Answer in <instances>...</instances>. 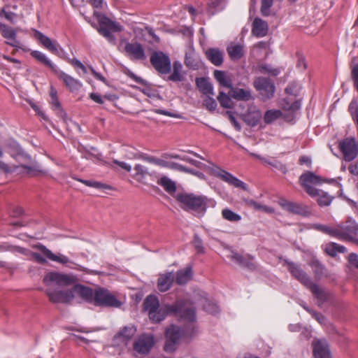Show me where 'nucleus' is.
I'll list each match as a JSON object with an SVG mask.
<instances>
[{"label":"nucleus","instance_id":"obj_1","mask_svg":"<svg viewBox=\"0 0 358 358\" xmlns=\"http://www.w3.org/2000/svg\"><path fill=\"white\" fill-rule=\"evenodd\" d=\"M167 315L178 316L183 321H194L196 319L195 308L187 299H178L173 304L159 307L155 311L150 313L149 318L152 323H159Z\"/></svg>","mask_w":358,"mask_h":358},{"label":"nucleus","instance_id":"obj_2","mask_svg":"<svg viewBox=\"0 0 358 358\" xmlns=\"http://www.w3.org/2000/svg\"><path fill=\"white\" fill-rule=\"evenodd\" d=\"M90 3L95 10L93 13V19H90L89 22L101 35L108 39V42L114 43L116 34L123 30L122 26L97 10L103 8V0H90Z\"/></svg>","mask_w":358,"mask_h":358},{"label":"nucleus","instance_id":"obj_3","mask_svg":"<svg viewBox=\"0 0 358 358\" xmlns=\"http://www.w3.org/2000/svg\"><path fill=\"white\" fill-rule=\"evenodd\" d=\"M185 322H187V324L184 326L182 329L175 324H171L166 328L165 331L166 342L164 346L165 352H173L176 350L182 337L191 338L195 334L196 320Z\"/></svg>","mask_w":358,"mask_h":358},{"label":"nucleus","instance_id":"obj_4","mask_svg":"<svg viewBox=\"0 0 358 358\" xmlns=\"http://www.w3.org/2000/svg\"><path fill=\"white\" fill-rule=\"evenodd\" d=\"M324 180L320 176L311 171H306L299 177V182L305 192L311 197L318 196L317 201L320 206H328L334 197L312 186L322 184Z\"/></svg>","mask_w":358,"mask_h":358},{"label":"nucleus","instance_id":"obj_5","mask_svg":"<svg viewBox=\"0 0 358 358\" xmlns=\"http://www.w3.org/2000/svg\"><path fill=\"white\" fill-rule=\"evenodd\" d=\"M175 198L184 210L199 213H203L206 210L208 199L205 196L181 192L178 193Z\"/></svg>","mask_w":358,"mask_h":358},{"label":"nucleus","instance_id":"obj_6","mask_svg":"<svg viewBox=\"0 0 358 358\" xmlns=\"http://www.w3.org/2000/svg\"><path fill=\"white\" fill-rule=\"evenodd\" d=\"M150 62L159 74L166 75L171 71L170 57L162 51L153 50L150 54Z\"/></svg>","mask_w":358,"mask_h":358},{"label":"nucleus","instance_id":"obj_7","mask_svg":"<svg viewBox=\"0 0 358 358\" xmlns=\"http://www.w3.org/2000/svg\"><path fill=\"white\" fill-rule=\"evenodd\" d=\"M93 304L97 306L118 308L122 303L108 289L99 287L95 289Z\"/></svg>","mask_w":358,"mask_h":358},{"label":"nucleus","instance_id":"obj_8","mask_svg":"<svg viewBox=\"0 0 358 358\" xmlns=\"http://www.w3.org/2000/svg\"><path fill=\"white\" fill-rule=\"evenodd\" d=\"M253 86L263 100L270 99L274 96L275 87L271 79L261 76L257 77L253 81Z\"/></svg>","mask_w":358,"mask_h":358},{"label":"nucleus","instance_id":"obj_9","mask_svg":"<svg viewBox=\"0 0 358 358\" xmlns=\"http://www.w3.org/2000/svg\"><path fill=\"white\" fill-rule=\"evenodd\" d=\"M38 250L48 259L66 266L71 268H76L79 271H84V267L73 263L69 257L62 254H54L52 252L42 244L37 245Z\"/></svg>","mask_w":358,"mask_h":358},{"label":"nucleus","instance_id":"obj_10","mask_svg":"<svg viewBox=\"0 0 358 358\" xmlns=\"http://www.w3.org/2000/svg\"><path fill=\"white\" fill-rule=\"evenodd\" d=\"M338 238L355 242L358 245L355 236L358 233V224L352 220H348L337 226Z\"/></svg>","mask_w":358,"mask_h":358},{"label":"nucleus","instance_id":"obj_11","mask_svg":"<svg viewBox=\"0 0 358 358\" xmlns=\"http://www.w3.org/2000/svg\"><path fill=\"white\" fill-rule=\"evenodd\" d=\"M43 282L45 285H50L52 283H55L59 287H67L75 283L76 278L71 274L52 271L48 273L44 276Z\"/></svg>","mask_w":358,"mask_h":358},{"label":"nucleus","instance_id":"obj_12","mask_svg":"<svg viewBox=\"0 0 358 358\" xmlns=\"http://www.w3.org/2000/svg\"><path fill=\"white\" fill-rule=\"evenodd\" d=\"M210 173L215 177L227 182L229 185L242 189L245 191L248 189V186L244 182L239 180L229 172L223 170L218 166L212 168L210 170Z\"/></svg>","mask_w":358,"mask_h":358},{"label":"nucleus","instance_id":"obj_13","mask_svg":"<svg viewBox=\"0 0 358 358\" xmlns=\"http://www.w3.org/2000/svg\"><path fill=\"white\" fill-rule=\"evenodd\" d=\"M338 149L346 162L354 160L358 155V144L355 138H346L338 143Z\"/></svg>","mask_w":358,"mask_h":358},{"label":"nucleus","instance_id":"obj_14","mask_svg":"<svg viewBox=\"0 0 358 358\" xmlns=\"http://www.w3.org/2000/svg\"><path fill=\"white\" fill-rule=\"evenodd\" d=\"M45 292L48 296L50 301L54 303H68L74 298L72 289L67 290H59L50 287L47 288Z\"/></svg>","mask_w":358,"mask_h":358},{"label":"nucleus","instance_id":"obj_15","mask_svg":"<svg viewBox=\"0 0 358 358\" xmlns=\"http://www.w3.org/2000/svg\"><path fill=\"white\" fill-rule=\"evenodd\" d=\"M311 347L314 358H332L329 343L325 338H314Z\"/></svg>","mask_w":358,"mask_h":358},{"label":"nucleus","instance_id":"obj_16","mask_svg":"<svg viewBox=\"0 0 358 358\" xmlns=\"http://www.w3.org/2000/svg\"><path fill=\"white\" fill-rule=\"evenodd\" d=\"M155 345L154 336L143 334L138 337L133 344L134 350L141 355H147Z\"/></svg>","mask_w":358,"mask_h":358},{"label":"nucleus","instance_id":"obj_17","mask_svg":"<svg viewBox=\"0 0 358 358\" xmlns=\"http://www.w3.org/2000/svg\"><path fill=\"white\" fill-rule=\"evenodd\" d=\"M278 204L284 210L293 214L308 216L310 213L309 208L301 203L292 202L281 198L278 201Z\"/></svg>","mask_w":358,"mask_h":358},{"label":"nucleus","instance_id":"obj_18","mask_svg":"<svg viewBox=\"0 0 358 358\" xmlns=\"http://www.w3.org/2000/svg\"><path fill=\"white\" fill-rule=\"evenodd\" d=\"M285 264L287 266V269L292 274V276L304 286L307 287L312 282L310 278L299 265L288 260L285 261Z\"/></svg>","mask_w":358,"mask_h":358},{"label":"nucleus","instance_id":"obj_19","mask_svg":"<svg viewBox=\"0 0 358 358\" xmlns=\"http://www.w3.org/2000/svg\"><path fill=\"white\" fill-rule=\"evenodd\" d=\"M48 50L52 52H57L59 53V57H63L64 59H67L70 60L71 64L75 68H79L82 70L84 73H87L86 67L82 64L79 60L76 58H70V55L66 52L62 46H46Z\"/></svg>","mask_w":358,"mask_h":358},{"label":"nucleus","instance_id":"obj_20","mask_svg":"<svg viewBox=\"0 0 358 358\" xmlns=\"http://www.w3.org/2000/svg\"><path fill=\"white\" fill-rule=\"evenodd\" d=\"M72 290L73 294H76L87 302L93 303L95 296V289L94 290L89 287L78 284L73 286Z\"/></svg>","mask_w":358,"mask_h":358},{"label":"nucleus","instance_id":"obj_21","mask_svg":"<svg viewBox=\"0 0 358 358\" xmlns=\"http://www.w3.org/2000/svg\"><path fill=\"white\" fill-rule=\"evenodd\" d=\"M136 34L137 36H141L143 41L149 43H160L159 36L156 34L155 30L150 27H145L144 29H136Z\"/></svg>","mask_w":358,"mask_h":358},{"label":"nucleus","instance_id":"obj_22","mask_svg":"<svg viewBox=\"0 0 358 358\" xmlns=\"http://www.w3.org/2000/svg\"><path fill=\"white\" fill-rule=\"evenodd\" d=\"M231 98L237 101H248L254 99L252 91L250 88L231 87L229 92Z\"/></svg>","mask_w":358,"mask_h":358},{"label":"nucleus","instance_id":"obj_23","mask_svg":"<svg viewBox=\"0 0 358 358\" xmlns=\"http://www.w3.org/2000/svg\"><path fill=\"white\" fill-rule=\"evenodd\" d=\"M173 281L174 273L173 272L160 274L157 279V289L162 292H165L171 287Z\"/></svg>","mask_w":358,"mask_h":358},{"label":"nucleus","instance_id":"obj_24","mask_svg":"<svg viewBox=\"0 0 358 358\" xmlns=\"http://www.w3.org/2000/svg\"><path fill=\"white\" fill-rule=\"evenodd\" d=\"M307 288L310 289L313 295L317 299L318 306L322 305L329 300V293L320 287L317 284L312 282Z\"/></svg>","mask_w":358,"mask_h":358},{"label":"nucleus","instance_id":"obj_25","mask_svg":"<svg viewBox=\"0 0 358 358\" xmlns=\"http://www.w3.org/2000/svg\"><path fill=\"white\" fill-rule=\"evenodd\" d=\"M172 73L168 76L167 80L172 82H182L185 79V73L183 72V67L180 61L176 60L173 62Z\"/></svg>","mask_w":358,"mask_h":358},{"label":"nucleus","instance_id":"obj_26","mask_svg":"<svg viewBox=\"0 0 358 358\" xmlns=\"http://www.w3.org/2000/svg\"><path fill=\"white\" fill-rule=\"evenodd\" d=\"M124 51L132 60H145L146 56L142 46H124Z\"/></svg>","mask_w":358,"mask_h":358},{"label":"nucleus","instance_id":"obj_27","mask_svg":"<svg viewBox=\"0 0 358 358\" xmlns=\"http://www.w3.org/2000/svg\"><path fill=\"white\" fill-rule=\"evenodd\" d=\"M193 272L190 266H187L184 269L178 270L174 274V280L176 284L183 285L187 284L192 278Z\"/></svg>","mask_w":358,"mask_h":358},{"label":"nucleus","instance_id":"obj_28","mask_svg":"<svg viewBox=\"0 0 358 358\" xmlns=\"http://www.w3.org/2000/svg\"><path fill=\"white\" fill-rule=\"evenodd\" d=\"M267 31V22L259 17H255L252 22V34L257 37H262L266 35Z\"/></svg>","mask_w":358,"mask_h":358},{"label":"nucleus","instance_id":"obj_29","mask_svg":"<svg viewBox=\"0 0 358 358\" xmlns=\"http://www.w3.org/2000/svg\"><path fill=\"white\" fill-rule=\"evenodd\" d=\"M207 59L215 66H219L223 62V54L217 48H211L205 52Z\"/></svg>","mask_w":358,"mask_h":358},{"label":"nucleus","instance_id":"obj_30","mask_svg":"<svg viewBox=\"0 0 358 358\" xmlns=\"http://www.w3.org/2000/svg\"><path fill=\"white\" fill-rule=\"evenodd\" d=\"M136 332V329L134 326H127L121 329L114 338L120 339L122 342H127L135 335Z\"/></svg>","mask_w":358,"mask_h":358},{"label":"nucleus","instance_id":"obj_31","mask_svg":"<svg viewBox=\"0 0 358 358\" xmlns=\"http://www.w3.org/2000/svg\"><path fill=\"white\" fill-rule=\"evenodd\" d=\"M184 63L187 67L193 70L199 67L197 57L193 46H189L188 51L185 52Z\"/></svg>","mask_w":358,"mask_h":358},{"label":"nucleus","instance_id":"obj_32","mask_svg":"<svg viewBox=\"0 0 358 358\" xmlns=\"http://www.w3.org/2000/svg\"><path fill=\"white\" fill-rule=\"evenodd\" d=\"M59 78L62 80L66 86L72 92L79 90L82 86L80 81L64 72L60 73Z\"/></svg>","mask_w":358,"mask_h":358},{"label":"nucleus","instance_id":"obj_33","mask_svg":"<svg viewBox=\"0 0 358 358\" xmlns=\"http://www.w3.org/2000/svg\"><path fill=\"white\" fill-rule=\"evenodd\" d=\"M196 85L201 92L206 95H213V87L206 78H197Z\"/></svg>","mask_w":358,"mask_h":358},{"label":"nucleus","instance_id":"obj_34","mask_svg":"<svg viewBox=\"0 0 358 358\" xmlns=\"http://www.w3.org/2000/svg\"><path fill=\"white\" fill-rule=\"evenodd\" d=\"M262 119V113L259 110L248 112L245 114L243 121L250 127H255Z\"/></svg>","mask_w":358,"mask_h":358},{"label":"nucleus","instance_id":"obj_35","mask_svg":"<svg viewBox=\"0 0 358 358\" xmlns=\"http://www.w3.org/2000/svg\"><path fill=\"white\" fill-rule=\"evenodd\" d=\"M134 171L136 173L134 178L141 183H145V178L147 176H152L154 174V173H150L145 166L139 164L135 165Z\"/></svg>","mask_w":358,"mask_h":358},{"label":"nucleus","instance_id":"obj_36","mask_svg":"<svg viewBox=\"0 0 358 358\" xmlns=\"http://www.w3.org/2000/svg\"><path fill=\"white\" fill-rule=\"evenodd\" d=\"M214 77L219 83L220 85L231 90V80L226 75L225 72L220 70H215L213 73Z\"/></svg>","mask_w":358,"mask_h":358},{"label":"nucleus","instance_id":"obj_37","mask_svg":"<svg viewBox=\"0 0 358 358\" xmlns=\"http://www.w3.org/2000/svg\"><path fill=\"white\" fill-rule=\"evenodd\" d=\"M144 309L148 312V315L152 311H155L159 307V302L157 296H148L143 301Z\"/></svg>","mask_w":358,"mask_h":358},{"label":"nucleus","instance_id":"obj_38","mask_svg":"<svg viewBox=\"0 0 358 358\" xmlns=\"http://www.w3.org/2000/svg\"><path fill=\"white\" fill-rule=\"evenodd\" d=\"M140 159H142L150 164H154L162 167H167L170 169L171 162L156 158L153 156H150L145 153H141L140 156Z\"/></svg>","mask_w":358,"mask_h":358},{"label":"nucleus","instance_id":"obj_39","mask_svg":"<svg viewBox=\"0 0 358 358\" xmlns=\"http://www.w3.org/2000/svg\"><path fill=\"white\" fill-rule=\"evenodd\" d=\"M325 252L331 257H335L338 253H345L346 248L336 243H330L325 247Z\"/></svg>","mask_w":358,"mask_h":358},{"label":"nucleus","instance_id":"obj_40","mask_svg":"<svg viewBox=\"0 0 358 358\" xmlns=\"http://www.w3.org/2000/svg\"><path fill=\"white\" fill-rule=\"evenodd\" d=\"M158 184L164 187V189L169 193H173L176 190V186L173 181L167 178L166 176L162 177L158 180Z\"/></svg>","mask_w":358,"mask_h":358},{"label":"nucleus","instance_id":"obj_41","mask_svg":"<svg viewBox=\"0 0 358 358\" xmlns=\"http://www.w3.org/2000/svg\"><path fill=\"white\" fill-rule=\"evenodd\" d=\"M0 32L4 38L11 40L13 42H17L15 41L16 33L12 27L0 23Z\"/></svg>","mask_w":358,"mask_h":358},{"label":"nucleus","instance_id":"obj_42","mask_svg":"<svg viewBox=\"0 0 358 358\" xmlns=\"http://www.w3.org/2000/svg\"><path fill=\"white\" fill-rule=\"evenodd\" d=\"M31 55L36 59L38 62L41 63L42 64L45 65V66H48L50 69H53V64L52 62L46 57V56L38 50H34L31 51Z\"/></svg>","mask_w":358,"mask_h":358},{"label":"nucleus","instance_id":"obj_43","mask_svg":"<svg viewBox=\"0 0 358 358\" xmlns=\"http://www.w3.org/2000/svg\"><path fill=\"white\" fill-rule=\"evenodd\" d=\"M282 113L280 110H268L266 111L264 120L266 124H271L282 116Z\"/></svg>","mask_w":358,"mask_h":358},{"label":"nucleus","instance_id":"obj_44","mask_svg":"<svg viewBox=\"0 0 358 358\" xmlns=\"http://www.w3.org/2000/svg\"><path fill=\"white\" fill-rule=\"evenodd\" d=\"M243 46H227V52L233 60L241 59L243 56Z\"/></svg>","mask_w":358,"mask_h":358},{"label":"nucleus","instance_id":"obj_45","mask_svg":"<svg viewBox=\"0 0 358 358\" xmlns=\"http://www.w3.org/2000/svg\"><path fill=\"white\" fill-rule=\"evenodd\" d=\"M223 218L231 222H238L241 220V216L229 208L223 209L222 211Z\"/></svg>","mask_w":358,"mask_h":358},{"label":"nucleus","instance_id":"obj_46","mask_svg":"<svg viewBox=\"0 0 358 358\" xmlns=\"http://www.w3.org/2000/svg\"><path fill=\"white\" fill-rule=\"evenodd\" d=\"M124 157L128 159H140L141 152H138L136 148L131 146H126L124 149Z\"/></svg>","mask_w":358,"mask_h":358},{"label":"nucleus","instance_id":"obj_47","mask_svg":"<svg viewBox=\"0 0 358 358\" xmlns=\"http://www.w3.org/2000/svg\"><path fill=\"white\" fill-rule=\"evenodd\" d=\"M231 96L227 95L224 92H220L219 95L217 96V100L219 101L221 106L225 108H231L232 106V101L231 99Z\"/></svg>","mask_w":358,"mask_h":358},{"label":"nucleus","instance_id":"obj_48","mask_svg":"<svg viewBox=\"0 0 358 358\" xmlns=\"http://www.w3.org/2000/svg\"><path fill=\"white\" fill-rule=\"evenodd\" d=\"M34 38L41 45H55V42L37 30L34 31Z\"/></svg>","mask_w":358,"mask_h":358},{"label":"nucleus","instance_id":"obj_49","mask_svg":"<svg viewBox=\"0 0 358 358\" xmlns=\"http://www.w3.org/2000/svg\"><path fill=\"white\" fill-rule=\"evenodd\" d=\"M224 8L222 0H211L208 3V12L210 15H214L217 10H221Z\"/></svg>","mask_w":358,"mask_h":358},{"label":"nucleus","instance_id":"obj_50","mask_svg":"<svg viewBox=\"0 0 358 358\" xmlns=\"http://www.w3.org/2000/svg\"><path fill=\"white\" fill-rule=\"evenodd\" d=\"M249 206L257 210H262L265 213H272L274 212L273 208L268 206L262 205L255 201L251 200L249 202Z\"/></svg>","mask_w":358,"mask_h":358},{"label":"nucleus","instance_id":"obj_51","mask_svg":"<svg viewBox=\"0 0 358 358\" xmlns=\"http://www.w3.org/2000/svg\"><path fill=\"white\" fill-rule=\"evenodd\" d=\"M273 0H261L260 11L263 16H268L271 14L270 8L273 6Z\"/></svg>","mask_w":358,"mask_h":358},{"label":"nucleus","instance_id":"obj_52","mask_svg":"<svg viewBox=\"0 0 358 358\" xmlns=\"http://www.w3.org/2000/svg\"><path fill=\"white\" fill-rule=\"evenodd\" d=\"M310 266H311L315 276L320 277L323 274L324 266L318 260L313 259L310 263Z\"/></svg>","mask_w":358,"mask_h":358},{"label":"nucleus","instance_id":"obj_53","mask_svg":"<svg viewBox=\"0 0 358 358\" xmlns=\"http://www.w3.org/2000/svg\"><path fill=\"white\" fill-rule=\"evenodd\" d=\"M170 169H176L178 171L187 173H191L193 175H198V172L194 171V169L187 168L186 166H184L183 165L179 164L176 162H171Z\"/></svg>","mask_w":358,"mask_h":358},{"label":"nucleus","instance_id":"obj_54","mask_svg":"<svg viewBox=\"0 0 358 358\" xmlns=\"http://www.w3.org/2000/svg\"><path fill=\"white\" fill-rule=\"evenodd\" d=\"M300 89H301V87L298 83H292L287 85V87L285 88V91L287 94L296 96H298V94L299 93Z\"/></svg>","mask_w":358,"mask_h":358},{"label":"nucleus","instance_id":"obj_55","mask_svg":"<svg viewBox=\"0 0 358 358\" xmlns=\"http://www.w3.org/2000/svg\"><path fill=\"white\" fill-rule=\"evenodd\" d=\"M231 259L235 261L240 265L245 267H250V264L248 261L241 255L234 252L231 256Z\"/></svg>","mask_w":358,"mask_h":358},{"label":"nucleus","instance_id":"obj_56","mask_svg":"<svg viewBox=\"0 0 358 358\" xmlns=\"http://www.w3.org/2000/svg\"><path fill=\"white\" fill-rule=\"evenodd\" d=\"M259 72L262 73H268L273 76H278L280 71L279 69H272L267 65H261L259 66Z\"/></svg>","mask_w":358,"mask_h":358},{"label":"nucleus","instance_id":"obj_57","mask_svg":"<svg viewBox=\"0 0 358 358\" xmlns=\"http://www.w3.org/2000/svg\"><path fill=\"white\" fill-rule=\"evenodd\" d=\"M203 105L210 111H214L217 108V103L210 95H206V98L203 100Z\"/></svg>","mask_w":358,"mask_h":358},{"label":"nucleus","instance_id":"obj_58","mask_svg":"<svg viewBox=\"0 0 358 358\" xmlns=\"http://www.w3.org/2000/svg\"><path fill=\"white\" fill-rule=\"evenodd\" d=\"M348 111L354 122L358 120V103L357 101H352L350 103Z\"/></svg>","mask_w":358,"mask_h":358},{"label":"nucleus","instance_id":"obj_59","mask_svg":"<svg viewBox=\"0 0 358 358\" xmlns=\"http://www.w3.org/2000/svg\"><path fill=\"white\" fill-rule=\"evenodd\" d=\"M193 245L198 253H203L204 248L203 247L202 240L197 234H195L193 240Z\"/></svg>","mask_w":358,"mask_h":358},{"label":"nucleus","instance_id":"obj_60","mask_svg":"<svg viewBox=\"0 0 358 358\" xmlns=\"http://www.w3.org/2000/svg\"><path fill=\"white\" fill-rule=\"evenodd\" d=\"M268 164L280 171L283 174H285L287 172L285 165L277 160H273L272 162H268Z\"/></svg>","mask_w":358,"mask_h":358},{"label":"nucleus","instance_id":"obj_61","mask_svg":"<svg viewBox=\"0 0 358 358\" xmlns=\"http://www.w3.org/2000/svg\"><path fill=\"white\" fill-rule=\"evenodd\" d=\"M22 167L27 170V173L32 176H36L38 173L41 171L37 164H33L31 166L22 165Z\"/></svg>","mask_w":358,"mask_h":358},{"label":"nucleus","instance_id":"obj_62","mask_svg":"<svg viewBox=\"0 0 358 358\" xmlns=\"http://www.w3.org/2000/svg\"><path fill=\"white\" fill-rule=\"evenodd\" d=\"M50 96L52 105L57 109L60 108V103L57 96V91L53 87L50 89Z\"/></svg>","mask_w":358,"mask_h":358},{"label":"nucleus","instance_id":"obj_63","mask_svg":"<svg viewBox=\"0 0 358 358\" xmlns=\"http://www.w3.org/2000/svg\"><path fill=\"white\" fill-rule=\"evenodd\" d=\"M310 315L320 324H325L327 320L326 317L322 313L313 310L312 312H310Z\"/></svg>","mask_w":358,"mask_h":358},{"label":"nucleus","instance_id":"obj_64","mask_svg":"<svg viewBox=\"0 0 358 358\" xmlns=\"http://www.w3.org/2000/svg\"><path fill=\"white\" fill-rule=\"evenodd\" d=\"M348 262L358 269V255L356 253L352 252L348 255Z\"/></svg>","mask_w":358,"mask_h":358}]
</instances>
